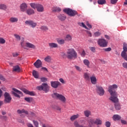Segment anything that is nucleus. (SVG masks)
Wrapping results in <instances>:
<instances>
[{
    "label": "nucleus",
    "mask_w": 127,
    "mask_h": 127,
    "mask_svg": "<svg viewBox=\"0 0 127 127\" xmlns=\"http://www.w3.org/2000/svg\"><path fill=\"white\" fill-rule=\"evenodd\" d=\"M116 89H118V86L117 84L110 85L108 87V92L111 95L110 100V101H112V102H113V103H117L119 102V98H118V93L116 91H113L114 90H116Z\"/></svg>",
    "instance_id": "nucleus-1"
},
{
    "label": "nucleus",
    "mask_w": 127,
    "mask_h": 127,
    "mask_svg": "<svg viewBox=\"0 0 127 127\" xmlns=\"http://www.w3.org/2000/svg\"><path fill=\"white\" fill-rule=\"evenodd\" d=\"M66 56L68 59H75L77 57V52L73 49H69L66 53Z\"/></svg>",
    "instance_id": "nucleus-2"
},
{
    "label": "nucleus",
    "mask_w": 127,
    "mask_h": 127,
    "mask_svg": "<svg viewBox=\"0 0 127 127\" xmlns=\"http://www.w3.org/2000/svg\"><path fill=\"white\" fill-rule=\"evenodd\" d=\"M88 123L89 125V127H91V126L93 125H96L97 126H101L102 124H103V122L102 121V120L100 118H96V119H90L88 121Z\"/></svg>",
    "instance_id": "nucleus-3"
},
{
    "label": "nucleus",
    "mask_w": 127,
    "mask_h": 127,
    "mask_svg": "<svg viewBox=\"0 0 127 127\" xmlns=\"http://www.w3.org/2000/svg\"><path fill=\"white\" fill-rule=\"evenodd\" d=\"M37 89L39 91H44L45 93H47L49 91V86L47 83H43L41 86H37Z\"/></svg>",
    "instance_id": "nucleus-4"
},
{
    "label": "nucleus",
    "mask_w": 127,
    "mask_h": 127,
    "mask_svg": "<svg viewBox=\"0 0 127 127\" xmlns=\"http://www.w3.org/2000/svg\"><path fill=\"white\" fill-rule=\"evenodd\" d=\"M127 44L126 43H124L123 45V51L121 53V56L126 60L127 61Z\"/></svg>",
    "instance_id": "nucleus-5"
},
{
    "label": "nucleus",
    "mask_w": 127,
    "mask_h": 127,
    "mask_svg": "<svg viewBox=\"0 0 127 127\" xmlns=\"http://www.w3.org/2000/svg\"><path fill=\"white\" fill-rule=\"evenodd\" d=\"M64 11L69 15V16H75V15L77 14V11L73 10L70 8L64 9Z\"/></svg>",
    "instance_id": "nucleus-6"
},
{
    "label": "nucleus",
    "mask_w": 127,
    "mask_h": 127,
    "mask_svg": "<svg viewBox=\"0 0 127 127\" xmlns=\"http://www.w3.org/2000/svg\"><path fill=\"white\" fill-rule=\"evenodd\" d=\"M96 92L99 96H104L105 95V90L103 87L99 86V85H96Z\"/></svg>",
    "instance_id": "nucleus-7"
},
{
    "label": "nucleus",
    "mask_w": 127,
    "mask_h": 127,
    "mask_svg": "<svg viewBox=\"0 0 127 127\" xmlns=\"http://www.w3.org/2000/svg\"><path fill=\"white\" fill-rule=\"evenodd\" d=\"M53 97H56L57 99H58V100H60L63 103H66V98L65 97L61 94H59L57 93H55L53 94Z\"/></svg>",
    "instance_id": "nucleus-8"
},
{
    "label": "nucleus",
    "mask_w": 127,
    "mask_h": 127,
    "mask_svg": "<svg viewBox=\"0 0 127 127\" xmlns=\"http://www.w3.org/2000/svg\"><path fill=\"white\" fill-rule=\"evenodd\" d=\"M97 43L100 47H107L108 46V41L105 40V39H99Z\"/></svg>",
    "instance_id": "nucleus-9"
},
{
    "label": "nucleus",
    "mask_w": 127,
    "mask_h": 127,
    "mask_svg": "<svg viewBox=\"0 0 127 127\" xmlns=\"http://www.w3.org/2000/svg\"><path fill=\"white\" fill-rule=\"evenodd\" d=\"M25 23L26 25L30 26V27H32V28H35V27H36L37 26V23L31 20L25 21Z\"/></svg>",
    "instance_id": "nucleus-10"
},
{
    "label": "nucleus",
    "mask_w": 127,
    "mask_h": 127,
    "mask_svg": "<svg viewBox=\"0 0 127 127\" xmlns=\"http://www.w3.org/2000/svg\"><path fill=\"white\" fill-rule=\"evenodd\" d=\"M4 102L6 104H9L10 102H11V97L9 93L7 92H5L4 94Z\"/></svg>",
    "instance_id": "nucleus-11"
},
{
    "label": "nucleus",
    "mask_w": 127,
    "mask_h": 127,
    "mask_svg": "<svg viewBox=\"0 0 127 127\" xmlns=\"http://www.w3.org/2000/svg\"><path fill=\"white\" fill-rule=\"evenodd\" d=\"M13 91H12V94L17 98H20L19 95H22V92L16 89V88H12ZM19 94V95H18Z\"/></svg>",
    "instance_id": "nucleus-12"
},
{
    "label": "nucleus",
    "mask_w": 127,
    "mask_h": 127,
    "mask_svg": "<svg viewBox=\"0 0 127 127\" xmlns=\"http://www.w3.org/2000/svg\"><path fill=\"white\" fill-rule=\"evenodd\" d=\"M34 65L36 68H39L42 67V62L40 60H37L34 63Z\"/></svg>",
    "instance_id": "nucleus-13"
},
{
    "label": "nucleus",
    "mask_w": 127,
    "mask_h": 127,
    "mask_svg": "<svg viewBox=\"0 0 127 127\" xmlns=\"http://www.w3.org/2000/svg\"><path fill=\"white\" fill-rule=\"evenodd\" d=\"M60 85V83L59 81H51V86L52 88H54L56 89L58 88L59 86Z\"/></svg>",
    "instance_id": "nucleus-14"
},
{
    "label": "nucleus",
    "mask_w": 127,
    "mask_h": 127,
    "mask_svg": "<svg viewBox=\"0 0 127 127\" xmlns=\"http://www.w3.org/2000/svg\"><path fill=\"white\" fill-rule=\"evenodd\" d=\"M22 91H23V92L25 93V94H27V95H30V96H35V93H34V92L29 91L28 90L25 89L24 88L22 89Z\"/></svg>",
    "instance_id": "nucleus-15"
},
{
    "label": "nucleus",
    "mask_w": 127,
    "mask_h": 127,
    "mask_svg": "<svg viewBox=\"0 0 127 127\" xmlns=\"http://www.w3.org/2000/svg\"><path fill=\"white\" fill-rule=\"evenodd\" d=\"M9 21L11 23H16L18 22V18L16 17H11L9 19Z\"/></svg>",
    "instance_id": "nucleus-16"
},
{
    "label": "nucleus",
    "mask_w": 127,
    "mask_h": 127,
    "mask_svg": "<svg viewBox=\"0 0 127 127\" xmlns=\"http://www.w3.org/2000/svg\"><path fill=\"white\" fill-rule=\"evenodd\" d=\"M21 11H25L27 8V5L25 3L21 4L20 6Z\"/></svg>",
    "instance_id": "nucleus-17"
},
{
    "label": "nucleus",
    "mask_w": 127,
    "mask_h": 127,
    "mask_svg": "<svg viewBox=\"0 0 127 127\" xmlns=\"http://www.w3.org/2000/svg\"><path fill=\"white\" fill-rule=\"evenodd\" d=\"M112 119L113 121H115V122H116L117 121L121 120V119H122V117H121V116H120L119 115L115 114L113 116Z\"/></svg>",
    "instance_id": "nucleus-18"
},
{
    "label": "nucleus",
    "mask_w": 127,
    "mask_h": 127,
    "mask_svg": "<svg viewBox=\"0 0 127 127\" xmlns=\"http://www.w3.org/2000/svg\"><path fill=\"white\" fill-rule=\"evenodd\" d=\"M26 48L27 47L28 48H31L32 49H35V46L29 42L25 43Z\"/></svg>",
    "instance_id": "nucleus-19"
},
{
    "label": "nucleus",
    "mask_w": 127,
    "mask_h": 127,
    "mask_svg": "<svg viewBox=\"0 0 127 127\" xmlns=\"http://www.w3.org/2000/svg\"><path fill=\"white\" fill-rule=\"evenodd\" d=\"M90 81L93 85H96V84H97V78L95 76H92L90 77Z\"/></svg>",
    "instance_id": "nucleus-20"
},
{
    "label": "nucleus",
    "mask_w": 127,
    "mask_h": 127,
    "mask_svg": "<svg viewBox=\"0 0 127 127\" xmlns=\"http://www.w3.org/2000/svg\"><path fill=\"white\" fill-rule=\"evenodd\" d=\"M57 17L62 21H63V20H65V19H66V16H64V14H59Z\"/></svg>",
    "instance_id": "nucleus-21"
},
{
    "label": "nucleus",
    "mask_w": 127,
    "mask_h": 127,
    "mask_svg": "<svg viewBox=\"0 0 127 127\" xmlns=\"http://www.w3.org/2000/svg\"><path fill=\"white\" fill-rule=\"evenodd\" d=\"M49 46L51 48H57L58 44L55 43H49Z\"/></svg>",
    "instance_id": "nucleus-22"
},
{
    "label": "nucleus",
    "mask_w": 127,
    "mask_h": 127,
    "mask_svg": "<svg viewBox=\"0 0 127 127\" xmlns=\"http://www.w3.org/2000/svg\"><path fill=\"white\" fill-rule=\"evenodd\" d=\"M80 117V115L76 114L75 115H72L70 117V120L72 122L75 121V120H77Z\"/></svg>",
    "instance_id": "nucleus-23"
},
{
    "label": "nucleus",
    "mask_w": 127,
    "mask_h": 127,
    "mask_svg": "<svg viewBox=\"0 0 127 127\" xmlns=\"http://www.w3.org/2000/svg\"><path fill=\"white\" fill-rule=\"evenodd\" d=\"M84 115L86 118H89L91 115V112L90 111L87 110L84 111Z\"/></svg>",
    "instance_id": "nucleus-24"
},
{
    "label": "nucleus",
    "mask_w": 127,
    "mask_h": 127,
    "mask_svg": "<svg viewBox=\"0 0 127 127\" xmlns=\"http://www.w3.org/2000/svg\"><path fill=\"white\" fill-rule=\"evenodd\" d=\"M84 78L85 80L87 81H90V79L91 77H90V73L88 72H85L84 74Z\"/></svg>",
    "instance_id": "nucleus-25"
},
{
    "label": "nucleus",
    "mask_w": 127,
    "mask_h": 127,
    "mask_svg": "<svg viewBox=\"0 0 127 127\" xmlns=\"http://www.w3.org/2000/svg\"><path fill=\"white\" fill-rule=\"evenodd\" d=\"M18 114H25V115H28V111H26L24 109L22 110H18L17 111Z\"/></svg>",
    "instance_id": "nucleus-26"
},
{
    "label": "nucleus",
    "mask_w": 127,
    "mask_h": 127,
    "mask_svg": "<svg viewBox=\"0 0 127 127\" xmlns=\"http://www.w3.org/2000/svg\"><path fill=\"white\" fill-rule=\"evenodd\" d=\"M37 9L39 12H42V11L44 10V8H43V6L39 4V5H38Z\"/></svg>",
    "instance_id": "nucleus-27"
},
{
    "label": "nucleus",
    "mask_w": 127,
    "mask_h": 127,
    "mask_svg": "<svg viewBox=\"0 0 127 127\" xmlns=\"http://www.w3.org/2000/svg\"><path fill=\"white\" fill-rule=\"evenodd\" d=\"M114 103H116L115 104V108L116 110H117V111H120V110H121V104L119 103V101L117 102H114Z\"/></svg>",
    "instance_id": "nucleus-28"
},
{
    "label": "nucleus",
    "mask_w": 127,
    "mask_h": 127,
    "mask_svg": "<svg viewBox=\"0 0 127 127\" xmlns=\"http://www.w3.org/2000/svg\"><path fill=\"white\" fill-rule=\"evenodd\" d=\"M83 64L87 67V68H90V61L87 59L83 60Z\"/></svg>",
    "instance_id": "nucleus-29"
},
{
    "label": "nucleus",
    "mask_w": 127,
    "mask_h": 127,
    "mask_svg": "<svg viewBox=\"0 0 127 127\" xmlns=\"http://www.w3.org/2000/svg\"><path fill=\"white\" fill-rule=\"evenodd\" d=\"M51 60H52V58L50 56H48L46 57L44 59V61L45 62H47L48 63H50V62H51Z\"/></svg>",
    "instance_id": "nucleus-30"
},
{
    "label": "nucleus",
    "mask_w": 127,
    "mask_h": 127,
    "mask_svg": "<svg viewBox=\"0 0 127 127\" xmlns=\"http://www.w3.org/2000/svg\"><path fill=\"white\" fill-rule=\"evenodd\" d=\"M20 44L21 47L24 48V49H26V45H25V43H24V39L21 40Z\"/></svg>",
    "instance_id": "nucleus-31"
},
{
    "label": "nucleus",
    "mask_w": 127,
    "mask_h": 127,
    "mask_svg": "<svg viewBox=\"0 0 127 127\" xmlns=\"http://www.w3.org/2000/svg\"><path fill=\"white\" fill-rule=\"evenodd\" d=\"M65 40L66 41H71L72 40V36L69 34L66 35L65 37Z\"/></svg>",
    "instance_id": "nucleus-32"
},
{
    "label": "nucleus",
    "mask_w": 127,
    "mask_h": 127,
    "mask_svg": "<svg viewBox=\"0 0 127 127\" xmlns=\"http://www.w3.org/2000/svg\"><path fill=\"white\" fill-rule=\"evenodd\" d=\"M32 74L34 78H35L36 79H38L39 75H38V72L37 71H36V70H34Z\"/></svg>",
    "instance_id": "nucleus-33"
},
{
    "label": "nucleus",
    "mask_w": 127,
    "mask_h": 127,
    "mask_svg": "<svg viewBox=\"0 0 127 127\" xmlns=\"http://www.w3.org/2000/svg\"><path fill=\"white\" fill-rule=\"evenodd\" d=\"M26 12L28 15H31V14H34V10H33L32 9H29L27 10Z\"/></svg>",
    "instance_id": "nucleus-34"
},
{
    "label": "nucleus",
    "mask_w": 127,
    "mask_h": 127,
    "mask_svg": "<svg viewBox=\"0 0 127 127\" xmlns=\"http://www.w3.org/2000/svg\"><path fill=\"white\" fill-rule=\"evenodd\" d=\"M13 71H14L15 72H20V67L18 65H16L13 67Z\"/></svg>",
    "instance_id": "nucleus-35"
},
{
    "label": "nucleus",
    "mask_w": 127,
    "mask_h": 127,
    "mask_svg": "<svg viewBox=\"0 0 127 127\" xmlns=\"http://www.w3.org/2000/svg\"><path fill=\"white\" fill-rule=\"evenodd\" d=\"M61 8L59 7H54L53 9V11L56 12H60L61 11Z\"/></svg>",
    "instance_id": "nucleus-36"
},
{
    "label": "nucleus",
    "mask_w": 127,
    "mask_h": 127,
    "mask_svg": "<svg viewBox=\"0 0 127 127\" xmlns=\"http://www.w3.org/2000/svg\"><path fill=\"white\" fill-rule=\"evenodd\" d=\"M58 43L59 44H60L61 45H62L63 44H64L65 43V40L64 39H59L57 40Z\"/></svg>",
    "instance_id": "nucleus-37"
},
{
    "label": "nucleus",
    "mask_w": 127,
    "mask_h": 127,
    "mask_svg": "<svg viewBox=\"0 0 127 127\" xmlns=\"http://www.w3.org/2000/svg\"><path fill=\"white\" fill-rule=\"evenodd\" d=\"M78 24L79 25V26H81V27H83L84 28H85V29H88V27L86 26L85 24L83 22H78Z\"/></svg>",
    "instance_id": "nucleus-38"
},
{
    "label": "nucleus",
    "mask_w": 127,
    "mask_h": 127,
    "mask_svg": "<svg viewBox=\"0 0 127 127\" xmlns=\"http://www.w3.org/2000/svg\"><path fill=\"white\" fill-rule=\"evenodd\" d=\"M7 8L6 5L4 4H0V9H3L5 10V9Z\"/></svg>",
    "instance_id": "nucleus-39"
},
{
    "label": "nucleus",
    "mask_w": 127,
    "mask_h": 127,
    "mask_svg": "<svg viewBox=\"0 0 127 127\" xmlns=\"http://www.w3.org/2000/svg\"><path fill=\"white\" fill-rule=\"evenodd\" d=\"M38 5H39V4H36V3H31L30 4L31 7H32V8H34V9H35V8L37 9Z\"/></svg>",
    "instance_id": "nucleus-40"
},
{
    "label": "nucleus",
    "mask_w": 127,
    "mask_h": 127,
    "mask_svg": "<svg viewBox=\"0 0 127 127\" xmlns=\"http://www.w3.org/2000/svg\"><path fill=\"white\" fill-rule=\"evenodd\" d=\"M14 36L15 37V38L16 39L17 41H20V36H19V35L17 34H14Z\"/></svg>",
    "instance_id": "nucleus-41"
},
{
    "label": "nucleus",
    "mask_w": 127,
    "mask_h": 127,
    "mask_svg": "<svg viewBox=\"0 0 127 127\" xmlns=\"http://www.w3.org/2000/svg\"><path fill=\"white\" fill-rule=\"evenodd\" d=\"M25 100L28 103H31V102H32L33 99L31 97H25Z\"/></svg>",
    "instance_id": "nucleus-42"
},
{
    "label": "nucleus",
    "mask_w": 127,
    "mask_h": 127,
    "mask_svg": "<svg viewBox=\"0 0 127 127\" xmlns=\"http://www.w3.org/2000/svg\"><path fill=\"white\" fill-rule=\"evenodd\" d=\"M33 123L34 124V126H35V127H39V123H38V122L35 120L32 121Z\"/></svg>",
    "instance_id": "nucleus-43"
},
{
    "label": "nucleus",
    "mask_w": 127,
    "mask_h": 127,
    "mask_svg": "<svg viewBox=\"0 0 127 127\" xmlns=\"http://www.w3.org/2000/svg\"><path fill=\"white\" fill-rule=\"evenodd\" d=\"M98 4H105L106 0H98L97 1Z\"/></svg>",
    "instance_id": "nucleus-44"
},
{
    "label": "nucleus",
    "mask_w": 127,
    "mask_h": 127,
    "mask_svg": "<svg viewBox=\"0 0 127 127\" xmlns=\"http://www.w3.org/2000/svg\"><path fill=\"white\" fill-rule=\"evenodd\" d=\"M40 29H41V30H44V31H46V30H48V27L46 26H42L40 27Z\"/></svg>",
    "instance_id": "nucleus-45"
},
{
    "label": "nucleus",
    "mask_w": 127,
    "mask_h": 127,
    "mask_svg": "<svg viewBox=\"0 0 127 127\" xmlns=\"http://www.w3.org/2000/svg\"><path fill=\"white\" fill-rule=\"evenodd\" d=\"M40 80L41 81V82H47V81L48 80V78L46 77H41Z\"/></svg>",
    "instance_id": "nucleus-46"
},
{
    "label": "nucleus",
    "mask_w": 127,
    "mask_h": 127,
    "mask_svg": "<svg viewBox=\"0 0 127 127\" xmlns=\"http://www.w3.org/2000/svg\"><path fill=\"white\" fill-rule=\"evenodd\" d=\"M75 68L77 71H78V72H82V68L80 67V66L75 65Z\"/></svg>",
    "instance_id": "nucleus-47"
},
{
    "label": "nucleus",
    "mask_w": 127,
    "mask_h": 127,
    "mask_svg": "<svg viewBox=\"0 0 127 127\" xmlns=\"http://www.w3.org/2000/svg\"><path fill=\"white\" fill-rule=\"evenodd\" d=\"M73 125H74V127H81V125H80V124H79V123H78L77 121H75L73 123Z\"/></svg>",
    "instance_id": "nucleus-48"
},
{
    "label": "nucleus",
    "mask_w": 127,
    "mask_h": 127,
    "mask_svg": "<svg viewBox=\"0 0 127 127\" xmlns=\"http://www.w3.org/2000/svg\"><path fill=\"white\" fill-rule=\"evenodd\" d=\"M5 40L3 38H0V44H4Z\"/></svg>",
    "instance_id": "nucleus-49"
},
{
    "label": "nucleus",
    "mask_w": 127,
    "mask_h": 127,
    "mask_svg": "<svg viewBox=\"0 0 127 127\" xmlns=\"http://www.w3.org/2000/svg\"><path fill=\"white\" fill-rule=\"evenodd\" d=\"M101 35V32H96L94 33V36L96 37L100 36Z\"/></svg>",
    "instance_id": "nucleus-50"
},
{
    "label": "nucleus",
    "mask_w": 127,
    "mask_h": 127,
    "mask_svg": "<svg viewBox=\"0 0 127 127\" xmlns=\"http://www.w3.org/2000/svg\"><path fill=\"white\" fill-rule=\"evenodd\" d=\"M86 56V52H85L84 50H83L82 53H81V56L82 57H85V56Z\"/></svg>",
    "instance_id": "nucleus-51"
},
{
    "label": "nucleus",
    "mask_w": 127,
    "mask_h": 127,
    "mask_svg": "<svg viewBox=\"0 0 127 127\" xmlns=\"http://www.w3.org/2000/svg\"><path fill=\"white\" fill-rule=\"evenodd\" d=\"M104 51L106 52H110V51H112V48H108L104 49Z\"/></svg>",
    "instance_id": "nucleus-52"
},
{
    "label": "nucleus",
    "mask_w": 127,
    "mask_h": 127,
    "mask_svg": "<svg viewBox=\"0 0 127 127\" xmlns=\"http://www.w3.org/2000/svg\"><path fill=\"white\" fill-rule=\"evenodd\" d=\"M55 109V110H57V111L61 112V108H60V107H59V106H56Z\"/></svg>",
    "instance_id": "nucleus-53"
},
{
    "label": "nucleus",
    "mask_w": 127,
    "mask_h": 127,
    "mask_svg": "<svg viewBox=\"0 0 127 127\" xmlns=\"http://www.w3.org/2000/svg\"><path fill=\"white\" fill-rule=\"evenodd\" d=\"M122 65L124 68H126V69H127V63H123Z\"/></svg>",
    "instance_id": "nucleus-54"
},
{
    "label": "nucleus",
    "mask_w": 127,
    "mask_h": 127,
    "mask_svg": "<svg viewBox=\"0 0 127 127\" xmlns=\"http://www.w3.org/2000/svg\"><path fill=\"white\" fill-rule=\"evenodd\" d=\"M106 127H111V123H110V122H106Z\"/></svg>",
    "instance_id": "nucleus-55"
},
{
    "label": "nucleus",
    "mask_w": 127,
    "mask_h": 127,
    "mask_svg": "<svg viewBox=\"0 0 127 127\" xmlns=\"http://www.w3.org/2000/svg\"><path fill=\"white\" fill-rule=\"evenodd\" d=\"M117 1H118V0H111V2L112 4L117 3Z\"/></svg>",
    "instance_id": "nucleus-56"
},
{
    "label": "nucleus",
    "mask_w": 127,
    "mask_h": 127,
    "mask_svg": "<svg viewBox=\"0 0 127 127\" xmlns=\"http://www.w3.org/2000/svg\"><path fill=\"white\" fill-rule=\"evenodd\" d=\"M89 48H90L91 51H92V52H95V51L96 50V48L95 47H91Z\"/></svg>",
    "instance_id": "nucleus-57"
},
{
    "label": "nucleus",
    "mask_w": 127,
    "mask_h": 127,
    "mask_svg": "<svg viewBox=\"0 0 127 127\" xmlns=\"http://www.w3.org/2000/svg\"><path fill=\"white\" fill-rule=\"evenodd\" d=\"M0 80H2V81H4L5 80V78L1 75L0 74Z\"/></svg>",
    "instance_id": "nucleus-58"
},
{
    "label": "nucleus",
    "mask_w": 127,
    "mask_h": 127,
    "mask_svg": "<svg viewBox=\"0 0 127 127\" xmlns=\"http://www.w3.org/2000/svg\"><path fill=\"white\" fill-rule=\"evenodd\" d=\"M18 53H12V56L14 57H17L18 56Z\"/></svg>",
    "instance_id": "nucleus-59"
},
{
    "label": "nucleus",
    "mask_w": 127,
    "mask_h": 127,
    "mask_svg": "<svg viewBox=\"0 0 127 127\" xmlns=\"http://www.w3.org/2000/svg\"><path fill=\"white\" fill-rule=\"evenodd\" d=\"M86 32H87V34L88 35V36H90V37H91L92 33H91V32H90V31H87Z\"/></svg>",
    "instance_id": "nucleus-60"
},
{
    "label": "nucleus",
    "mask_w": 127,
    "mask_h": 127,
    "mask_svg": "<svg viewBox=\"0 0 127 127\" xmlns=\"http://www.w3.org/2000/svg\"><path fill=\"white\" fill-rule=\"evenodd\" d=\"M27 126L28 127H34L33 126V125L32 124H30V123H27Z\"/></svg>",
    "instance_id": "nucleus-61"
},
{
    "label": "nucleus",
    "mask_w": 127,
    "mask_h": 127,
    "mask_svg": "<svg viewBox=\"0 0 127 127\" xmlns=\"http://www.w3.org/2000/svg\"><path fill=\"white\" fill-rule=\"evenodd\" d=\"M60 82H61L63 84H64L65 83V81H64V79H63V78H60Z\"/></svg>",
    "instance_id": "nucleus-62"
},
{
    "label": "nucleus",
    "mask_w": 127,
    "mask_h": 127,
    "mask_svg": "<svg viewBox=\"0 0 127 127\" xmlns=\"http://www.w3.org/2000/svg\"><path fill=\"white\" fill-rule=\"evenodd\" d=\"M87 26H88V27H89V28L91 29L92 28V25L90 24L89 23H86Z\"/></svg>",
    "instance_id": "nucleus-63"
},
{
    "label": "nucleus",
    "mask_w": 127,
    "mask_h": 127,
    "mask_svg": "<svg viewBox=\"0 0 127 127\" xmlns=\"http://www.w3.org/2000/svg\"><path fill=\"white\" fill-rule=\"evenodd\" d=\"M121 123L123 125H127V121L125 120H121Z\"/></svg>",
    "instance_id": "nucleus-64"
}]
</instances>
